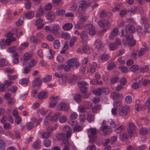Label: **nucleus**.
<instances>
[{"mask_svg": "<svg viewBox=\"0 0 150 150\" xmlns=\"http://www.w3.org/2000/svg\"><path fill=\"white\" fill-rule=\"evenodd\" d=\"M25 17L27 18L31 19L34 16V13L33 11H31L24 14Z\"/></svg>", "mask_w": 150, "mask_h": 150, "instance_id": "26", "label": "nucleus"}, {"mask_svg": "<svg viewBox=\"0 0 150 150\" xmlns=\"http://www.w3.org/2000/svg\"><path fill=\"white\" fill-rule=\"evenodd\" d=\"M28 46V43L27 42H24L21 45V47L18 48L20 50H22L25 49Z\"/></svg>", "mask_w": 150, "mask_h": 150, "instance_id": "46", "label": "nucleus"}, {"mask_svg": "<svg viewBox=\"0 0 150 150\" xmlns=\"http://www.w3.org/2000/svg\"><path fill=\"white\" fill-rule=\"evenodd\" d=\"M130 108L128 106L120 107L119 109V115L122 117L126 116L129 112Z\"/></svg>", "mask_w": 150, "mask_h": 150, "instance_id": "4", "label": "nucleus"}, {"mask_svg": "<svg viewBox=\"0 0 150 150\" xmlns=\"http://www.w3.org/2000/svg\"><path fill=\"white\" fill-rule=\"evenodd\" d=\"M111 96L113 99L116 100L119 98L120 96V94L119 93L113 92L111 94Z\"/></svg>", "mask_w": 150, "mask_h": 150, "instance_id": "39", "label": "nucleus"}, {"mask_svg": "<svg viewBox=\"0 0 150 150\" xmlns=\"http://www.w3.org/2000/svg\"><path fill=\"white\" fill-rule=\"evenodd\" d=\"M97 130L95 128H91L88 132V137L89 139V142L91 143H94L97 138L96 135L97 133Z\"/></svg>", "mask_w": 150, "mask_h": 150, "instance_id": "2", "label": "nucleus"}, {"mask_svg": "<svg viewBox=\"0 0 150 150\" xmlns=\"http://www.w3.org/2000/svg\"><path fill=\"white\" fill-rule=\"evenodd\" d=\"M125 36L126 37L127 43L130 46L134 45L136 44L135 40L134 39L133 35L130 34H125L123 30L121 31V36Z\"/></svg>", "mask_w": 150, "mask_h": 150, "instance_id": "1", "label": "nucleus"}, {"mask_svg": "<svg viewBox=\"0 0 150 150\" xmlns=\"http://www.w3.org/2000/svg\"><path fill=\"white\" fill-rule=\"evenodd\" d=\"M60 116V114L59 113H56L54 114L53 116L50 117V120L53 121H56Z\"/></svg>", "mask_w": 150, "mask_h": 150, "instance_id": "23", "label": "nucleus"}, {"mask_svg": "<svg viewBox=\"0 0 150 150\" xmlns=\"http://www.w3.org/2000/svg\"><path fill=\"white\" fill-rule=\"evenodd\" d=\"M126 102L128 104L130 103L132 101V98L131 96H128L126 97L125 98Z\"/></svg>", "mask_w": 150, "mask_h": 150, "instance_id": "61", "label": "nucleus"}, {"mask_svg": "<svg viewBox=\"0 0 150 150\" xmlns=\"http://www.w3.org/2000/svg\"><path fill=\"white\" fill-rule=\"evenodd\" d=\"M109 122L110 127L112 128H114L116 127V125L115 123L112 120H111L108 121Z\"/></svg>", "mask_w": 150, "mask_h": 150, "instance_id": "59", "label": "nucleus"}, {"mask_svg": "<svg viewBox=\"0 0 150 150\" xmlns=\"http://www.w3.org/2000/svg\"><path fill=\"white\" fill-rule=\"evenodd\" d=\"M87 120L89 122L93 121L94 120V115L93 114H88L87 116Z\"/></svg>", "mask_w": 150, "mask_h": 150, "instance_id": "37", "label": "nucleus"}, {"mask_svg": "<svg viewBox=\"0 0 150 150\" xmlns=\"http://www.w3.org/2000/svg\"><path fill=\"white\" fill-rule=\"evenodd\" d=\"M120 68L122 71L124 73H125L127 72L128 71V69L127 67L125 66L120 67Z\"/></svg>", "mask_w": 150, "mask_h": 150, "instance_id": "64", "label": "nucleus"}, {"mask_svg": "<svg viewBox=\"0 0 150 150\" xmlns=\"http://www.w3.org/2000/svg\"><path fill=\"white\" fill-rule=\"evenodd\" d=\"M84 28L88 31V33L91 36H93L96 34V32L95 30V28L92 24H86L84 25Z\"/></svg>", "mask_w": 150, "mask_h": 150, "instance_id": "3", "label": "nucleus"}, {"mask_svg": "<svg viewBox=\"0 0 150 150\" xmlns=\"http://www.w3.org/2000/svg\"><path fill=\"white\" fill-rule=\"evenodd\" d=\"M107 16V12L106 11H102L100 13L99 16L101 18H105Z\"/></svg>", "mask_w": 150, "mask_h": 150, "instance_id": "42", "label": "nucleus"}, {"mask_svg": "<svg viewBox=\"0 0 150 150\" xmlns=\"http://www.w3.org/2000/svg\"><path fill=\"white\" fill-rule=\"evenodd\" d=\"M83 8L80 6L79 7L77 10L76 13L79 14L83 13L84 12Z\"/></svg>", "mask_w": 150, "mask_h": 150, "instance_id": "62", "label": "nucleus"}, {"mask_svg": "<svg viewBox=\"0 0 150 150\" xmlns=\"http://www.w3.org/2000/svg\"><path fill=\"white\" fill-rule=\"evenodd\" d=\"M60 46L59 42L57 40H55L53 42V47L55 49H58Z\"/></svg>", "mask_w": 150, "mask_h": 150, "instance_id": "36", "label": "nucleus"}, {"mask_svg": "<svg viewBox=\"0 0 150 150\" xmlns=\"http://www.w3.org/2000/svg\"><path fill=\"white\" fill-rule=\"evenodd\" d=\"M77 60V58L74 57L69 59L68 61V64L71 67H73L74 66V62Z\"/></svg>", "mask_w": 150, "mask_h": 150, "instance_id": "25", "label": "nucleus"}, {"mask_svg": "<svg viewBox=\"0 0 150 150\" xmlns=\"http://www.w3.org/2000/svg\"><path fill=\"white\" fill-rule=\"evenodd\" d=\"M32 58L31 54L28 53H25L23 55V58L20 59V61L23 65H26L27 64V62Z\"/></svg>", "mask_w": 150, "mask_h": 150, "instance_id": "6", "label": "nucleus"}, {"mask_svg": "<svg viewBox=\"0 0 150 150\" xmlns=\"http://www.w3.org/2000/svg\"><path fill=\"white\" fill-rule=\"evenodd\" d=\"M65 13V11L64 10L58 9L56 12V14L58 16H62Z\"/></svg>", "mask_w": 150, "mask_h": 150, "instance_id": "50", "label": "nucleus"}, {"mask_svg": "<svg viewBox=\"0 0 150 150\" xmlns=\"http://www.w3.org/2000/svg\"><path fill=\"white\" fill-rule=\"evenodd\" d=\"M143 45L144 47L140 49L138 53V55L139 57L143 55L144 54L145 51L148 50L149 49L148 46L146 44H143Z\"/></svg>", "mask_w": 150, "mask_h": 150, "instance_id": "13", "label": "nucleus"}, {"mask_svg": "<svg viewBox=\"0 0 150 150\" xmlns=\"http://www.w3.org/2000/svg\"><path fill=\"white\" fill-rule=\"evenodd\" d=\"M147 18L145 17H143L141 19V21L142 23L143 24H145V28L147 29L149 25L148 24H146L147 23Z\"/></svg>", "mask_w": 150, "mask_h": 150, "instance_id": "52", "label": "nucleus"}, {"mask_svg": "<svg viewBox=\"0 0 150 150\" xmlns=\"http://www.w3.org/2000/svg\"><path fill=\"white\" fill-rule=\"evenodd\" d=\"M77 39V38L76 36L73 37L70 40V45L71 47L73 46L75 42L76 41Z\"/></svg>", "mask_w": 150, "mask_h": 150, "instance_id": "47", "label": "nucleus"}, {"mask_svg": "<svg viewBox=\"0 0 150 150\" xmlns=\"http://www.w3.org/2000/svg\"><path fill=\"white\" fill-rule=\"evenodd\" d=\"M66 137V134L64 132H62L61 133H59L57 136V138L60 140L63 139Z\"/></svg>", "mask_w": 150, "mask_h": 150, "instance_id": "38", "label": "nucleus"}, {"mask_svg": "<svg viewBox=\"0 0 150 150\" xmlns=\"http://www.w3.org/2000/svg\"><path fill=\"white\" fill-rule=\"evenodd\" d=\"M120 139L122 141H126L127 140V135L126 133H124L119 136Z\"/></svg>", "mask_w": 150, "mask_h": 150, "instance_id": "31", "label": "nucleus"}, {"mask_svg": "<svg viewBox=\"0 0 150 150\" xmlns=\"http://www.w3.org/2000/svg\"><path fill=\"white\" fill-rule=\"evenodd\" d=\"M41 80L39 77H37L35 78L32 82V84L33 87L38 86L41 85Z\"/></svg>", "mask_w": 150, "mask_h": 150, "instance_id": "14", "label": "nucleus"}, {"mask_svg": "<svg viewBox=\"0 0 150 150\" xmlns=\"http://www.w3.org/2000/svg\"><path fill=\"white\" fill-rule=\"evenodd\" d=\"M38 96L39 99L43 100L47 97L48 94L46 92H42L38 93Z\"/></svg>", "mask_w": 150, "mask_h": 150, "instance_id": "16", "label": "nucleus"}, {"mask_svg": "<svg viewBox=\"0 0 150 150\" xmlns=\"http://www.w3.org/2000/svg\"><path fill=\"white\" fill-rule=\"evenodd\" d=\"M138 67L137 65H134L131 67L129 70L132 72H135L137 71L138 69Z\"/></svg>", "mask_w": 150, "mask_h": 150, "instance_id": "54", "label": "nucleus"}, {"mask_svg": "<svg viewBox=\"0 0 150 150\" xmlns=\"http://www.w3.org/2000/svg\"><path fill=\"white\" fill-rule=\"evenodd\" d=\"M28 67H25L23 70V72L25 74H27L30 71V69Z\"/></svg>", "mask_w": 150, "mask_h": 150, "instance_id": "63", "label": "nucleus"}, {"mask_svg": "<svg viewBox=\"0 0 150 150\" xmlns=\"http://www.w3.org/2000/svg\"><path fill=\"white\" fill-rule=\"evenodd\" d=\"M40 142L36 141H35L33 144V147L35 149H39L40 148Z\"/></svg>", "mask_w": 150, "mask_h": 150, "instance_id": "33", "label": "nucleus"}, {"mask_svg": "<svg viewBox=\"0 0 150 150\" xmlns=\"http://www.w3.org/2000/svg\"><path fill=\"white\" fill-rule=\"evenodd\" d=\"M43 143L45 146L46 147H50L51 144V141L48 138L45 139L44 140Z\"/></svg>", "mask_w": 150, "mask_h": 150, "instance_id": "24", "label": "nucleus"}, {"mask_svg": "<svg viewBox=\"0 0 150 150\" xmlns=\"http://www.w3.org/2000/svg\"><path fill=\"white\" fill-rule=\"evenodd\" d=\"M122 102L121 101L116 100L113 103V105L114 107L117 108L121 105Z\"/></svg>", "mask_w": 150, "mask_h": 150, "instance_id": "56", "label": "nucleus"}, {"mask_svg": "<svg viewBox=\"0 0 150 150\" xmlns=\"http://www.w3.org/2000/svg\"><path fill=\"white\" fill-rule=\"evenodd\" d=\"M148 133L147 129L144 128H141L139 131V134L142 135H146Z\"/></svg>", "mask_w": 150, "mask_h": 150, "instance_id": "30", "label": "nucleus"}, {"mask_svg": "<svg viewBox=\"0 0 150 150\" xmlns=\"http://www.w3.org/2000/svg\"><path fill=\"white\" fill-rule=\"evenodd\" d=\"M119 78L116 76L112 77L110 79V82L111 84H114L119 81Z\"/></svg>", "mask_w": 150, "mask_h": 150, "instance_id": "32", "label": "nucleus"}, {"mask_svg": "<svg viewBox=\"0 0 150 150\" xmlns=\"http://www.w3.org/2000/svg\"><path fill=\"white\" fill-rule=\"evenodd\" d=\"M109 48L111 50H116L117 48V45L115 43H110L109 45Z\"/></svg>", "mask_w": 150, "mask_h": 150, "instance_id": "45", "label": "nucleus"}, {"mask_svg": "<svg viewBox=\"0 0 150 150\" xmlns=\"http://www.w3.org/2000/svg\"><path fill=\"white\" fill-rule=\"evenodd\" d=\"M91 4L90 3H87L86 1L84 0H81V1L80 5L81 7L84 9L88 7L91 5Z\"/></svg>", "mask_w": 150, "mask_h": 150, "instance_id": "17", "label": "nucleus"}, {"mask_svg": "<svg viewBox=\"0 0 150 150\" xmlns=\"http://www.w3.org/2000/svg\"><path fill=\"white\" fill-rule=\"evenodd\" d=\"M75 33L80 35L81 39L84 41H86L88 38V33L86 30L83 31L81 33H79L77 30H76Z\"/></svg>", "mask_w": 150, "mask_h": 150, "instance_id": "7", "label": "nucleus"}, {"mask_svg": "<svg viewBox=\"0 0 150 150\" xmlns=\"http://www.w3.org/2000/svg\"><path fill=\"white\" fill-rule=\"evenodd\" d=\"M116 67L115 63L112 62L110 63L108 67V68L109 70H111L115 68Z\"/></svg>", "mask_w": 150, "mask_h": 150, "instance_id": "51", "label": "nucleus"}, {"mask_svg": "<svg viewBox=\"0 0 150 150\" xmlns=\"http://www.w3.org/2000/svg\"><path fill=\"white\" fill-rule=\"evenodd\" d=\"M129 128L128 129V132L129 136L131 137H132L133 134L136 129V127L134 124L132 122H130L129 124Z\"/></svg>", "mask_w": 150, "mask_h": 150, "instance_id": "8", "label": "nucleus"}, {"mask_svg": "<svg viewBox=\"0 0 150 150\" xmlns=\"http://www.w3.org/2000/svg\"><path fill=\"white\" fill-rule=\"evenodd\" d=\"M46 17L48 20H52L55 18V15L52 12H49L46 15Z\"/></svg>", "mask_w": 150, "mask_h": 150, "instance_id": "22", "label": "nucleus"}, {"mask_svg": "<svg viewBox=\"0 0 150 150\" xmlns=\"http://www.w3.org/2000/svg\"><path fill=\"white\" fill-rule=\"evenodd\" d=\"M81 96L80 94H76L74 96V99L77 103H79L81 102Z\"/></svg>", "mask_w": 150, "mask_h": 150, "instance_id": "29", "label": "nucleus"}, {"mask_svg": "<svg viewBox=\"0 0 150 150\" xmlns=\"http://www.w3.org/2000/svg\"><path fill=\"white\" fill-rule=\"evenodd\" d=\"M118 31V30L117 28H114L109 36V39L111 40H113L114 38L117 35Z\"/></svg>", "mask_w": 150, "mask_h": 150, "instance_id": "12", "label": "nucleus"}, {"mask_svg": "<svg viewBox=\"0 0 150 150\" xmlns=\"http://www.w3.org/2000/svg\"><path fill=\"white\" fill-rule=\"evenodd\" d=\"M67 117L64 115L60 117L59 118V121L60 122L62 123H64L66 122L67 120Z\"/></svg>", "mask_w": 150, "mask_h": 150, "instance_id": "58", "label": "nucleus"}, {"mask_svg": "<svg viewBox=\"0 0 150 150\" xmlns=\"http://www.w3.org/2000/svg\"><path fill=\"white\" fill-rule=\"evenodd\" d=\"M30 41L34 44H40L41 41L40 39L37 38L35 36H32L30 38Z\"/></svg>", "mask_w": 150, "mask_h": 150, "instance_id": "18", "label": "nucleus"}, {"mask_svg": "<svg viewBox=\"0 0 150 150\" xmlns=\"http://www.w3.org/2000/svg\"><path fill=\"white\" fill-rule=\"evenodd\" d=\"M76 76H71L69 79V83H71L76 79Z\"/></svg>", "mask_w": 150, "mask_h": 150, "instance_id": "55", "label": "nucleus"}, {"mask_svg": "<svg viewBox=\"0 0 150 150\" xmlns=\"http://www.w3.org/2000/svg\"><path fill=\"white\" fill-rule=\"evenodd\" d=\"M26 127L28 130H31L34 127V124L31 122H29L27 124Z\"/></svg>", "mask_w": 150, "mask_h": 150, "instance_id": "28", "label": "nucleus"}, {"mask_svg": "<svg viewBox=\"0 0 150 150\" xmlns=\"http://www.w3.org/2000/svg\"><path fill=\"white\" fill-rule=\"evenodd\" d=\"M83 128L80 125H76L73 128L74 131L75 132H79L82 130Z\"/></svg>", "mask_w": 150, "mask_h": 150, "instance_id": "41", "label": "nucleus"}, {"mask_svg": "<svg viewBox=\"0 0 150 150\" xmlns=\"http://www.w3.org/2000/svg\"><path fill=\"white\" fill-rule=\"evenodd\" d=\"M127 82V79L125 77L122 78L120 81V84L122 86H124L125 85Z\"/></svg>", "mask_w": 150, "mask_h": 150, "instance_id": "60", "label": "nucleus"}, {"mask_svg": "<svg viewBox=\"0 0 150 150\" xmlns=\"http://www.w3.org/2000/svg\"><path fill=\"white\" fill-rule=\"evenodd\" d=\"M57 109L59 110L66 111L69 110V107L67 106L65 103L61 102L58 104Z\"/></svg>", "mask_w": 150, "mask_h": 150, "instance_id": "9", "label": "nucleus"}, {"mask_svg": "<svg viewBox=\"0 0 150 150\" xmlns=\"http://www.w3.org/2000/svg\"><path fill=\"white\" fill-rule=\"evenodd\" d=\"M44 11L43 9L40 7L38 10V11L36 15V17H41L43 15Z\"/></svg>", "mask_w": 150, "mask_h": 150, "instance_id": "19", "label": "nucleus"}, {"mask_svg": "<svg viewBox=\"0 0 150 150\" xmlns=\"http://www.w3.org/2000/svg\"><path fill=\"white\" fill-rule=\"evenodd\" d=\"M135 31V28L133 26L130 25H126L125 26V34H130V33H133Z\"/></svg>", "mask_w": 150, "mask_h": 150, "instance_id": "11", "label": "nucleus"}, {"mask_svg": "<svg viewBox=\"0 0 150 150\" xmlns=\"http://www.w3.org/2000/svg\"><path fill=\"white\" fill-rule=\"evenodd\" d=\"M73 27L72 24L70 23H68L65 24L62 27L63 29L69 30L71 29Z\"/></svg>", "mask_w": 150, "mask_h": 150, "instance_id": "21", "label": "nucleus"}, {"mask_svg": "<svg viewBox=\"0 0 150 150\" xmlns=\"http://www.w3.org/2000/svg\"><path fill=\"white\" fill-rule=\"evenodd\" d=\"M98 25L101 27L105 28L104 29L103 31H106L108 30L110 27V24L107 20H102L99 21L97 23Z\"/></svg>", "mask_w": 150, "mask_h": 150, "instance_id": "5", "label": "nucleus"}, {"mask_svg": "<svg viewBox=\"0 0 150 150\" xmlns=\"http://www.w3.org/2000/svg\"><path fill=\"white\" fill-rule=\"evenodd\" d=\"M19 83L21 85L27 84H28V81L27 79L24 78L19 81Z\"/></svg>", "mask_w": 150, "mask_h": 150, "instance_id": "44", "label": "nucleus"}, {"mask_svg": "<svg viewBox=\"0 0 150 150\" xmlns=\"http://www.w3.org/2000/svg\"><path fill=\"white\" fill-rule=\"evenodd\" d=\"M52 79V76L50 75H47L43 79V81L44 83H46L50 81Z\"/></svg>", "mask_w": 150, "mask_h": 150, "instance_id": "43", "label": "nucleus"}, {"mask_svg": "<svg viewBox=\"0 0 150 150\" xmlns=\"http://www.w3.org/2000/svg\"><path fill=\"white\" fill-rule=\"evenodd\" d=\"M101 105H97L94 106L92 108V111L93 113H96L97 111L99 110H100V107Z\"/></svg>", "mask_w": 150, "mask_h": 150, "instance_id": "27", "label": "nucleus"}, {"mask_svg": "<svg viewBox=\"0 0 150 150\" xmlns=\"http://www.w3.org/2000/svg\"><path fill=\"white\" fill-rule=\"evenodd\" d=\"M103 45V43L102 41L99 39L96 40L94 43L95 47L97 49L100 48Z\"/></svg>", "mask_w": 150, "mask_h": 150, "instance_id": "20", "label": "nucleus"}, {"mask_svg": "<svg viewBox=\"0 0 150 150\" xmlns=\"http://www.w3.org/2000/svg\"><path fill=\"white\" fill-rule=\"evenodd\" d=\"M124 126L123 125H121L118 128L116 129L115 132L117 133H120L123 129Z\"/></svg>", "mask_w": 150, "mask_h": 150, "instance_id": "57", "label": "nucleus"}, {"mask_svg": "<svg viewBox=\"0 0 150 150\" xmlns=\"http://www.w3.org/2000/svg\"><path fill=\"white\" fill-rule=\"evenodd\" d=\"M149 69V66L147 65H145L144 67H142L140 68V71L143 72H146L148 71Z\"/></svg>", "mask_w": 150, "mask_h": 150, "instance_id": "53", "label": "nucleus"}, {"mask_svg": "<svg viewBox=\"0 0 150 150\" xmlns=\"http://www.w3.org/2000/svg\"><path fill=\"white\" fill-rule=\"evenodd\" d=\"M48 130V131L45 132L42 134V137L43 138H48L50 137V133L52 132V129L51 128H49Z\"/></svg>", "mask_w": 150, "mask_h": 150, "instance_id": "15", "label": "nucleus"}, {"mask_svg": "<svg viewBox=\"0 0 150 150\" xmlns=\"http://www.w3.org/2000/svg\"><path fill=\"white\" fill-rule=\"evenodd\" d=\"M17 47L16 46H14L9 48L7 50L8 52L9 53L14 52L17 50Z\"/></svg>", "mask_w": 150, "mask_h": 150, "instance_id": "40", "label": "nucleus"}, {"mask_svg": "<svg viewBox=\"0 0 150 150\" xmlns=\"http://www.w3.org/2000/svg\"><path fill=\"white\" fill-rule=\"evenodd\" d=\"M79 111L82 113H84L86 112V109L85 107L83 105H81L79 107Z\"/></svg>", "mask_w": 150, "mask_h": 150, "instance_id": "49", "label": "nucleus"}, {"mask_svg": "<svg viewBox=\"0 0 150 150\" xmlns=\"http://www.w3.org/2000/svg\"><path fill=\"white\" fill-rule=\"evenodd\" d=\"M59 26L58 25H54L52 28L51 31L53 33H55L59 31Z\"/></svg>", "mask_w": 150, "mask_h": 150, "instance_id": "34", "label": "nucleus"}, {"mask_svg": "<svg viewBox=\"0 0 150 150\" xmlns=\"http://www.w3.org/2000/svg\"><path fill=\"white\" fill-rule=\"evenodd\" d=\"M36 64V62L34 59H32L28 64V67L30 68H32L34 67Z\"/></svg>", "mask_w": 150, "mask_h": 150, "instance_id": "35", "label": "nucleus"}, {"mask_svg": "<svg viewBox=\"0 0 150 150\" xmlns=\"http://www.w3.org/2000/svg\"><path fill=\"white\" fill-rule=\"evenodd\" d=\"M83 27V24L82 23H78L75 24L74 27L76 29H81Z\"/></svg>", "mask_w": 150, "mask_h": 150, "instance_id": "48", "label": "nucleus"}, {"mask_svg": "<svg viewBox=\"0 0 150 150\" xmlns=\"http://www.w3.org/2000/svg\"><path fill=\"white\" fill-rule=\"evenodd\" d=\"M59 98V97L58 96L54 97V96H52L50 98V100L52 101L50 103V106L51 108L54 107L57 103V100H58Z\"/></svg>", "mask_w": 150, "mask_h": 150, "instance_id": "10", "label": "nucleus"}]
</instances>
